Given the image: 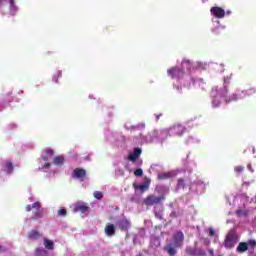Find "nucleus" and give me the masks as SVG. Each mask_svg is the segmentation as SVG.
I'll list each match as a JSON object with an SVG mask.
<instances>
[{
    "instance_id": "obj_1",
    "label": "nucleus",
    "mask_w": 256,
    "mask_h": 256,
    "mask_svg": "<svg viewBox=\"0 0 256 256\" xmlns=\"http://www.w3.org/2000/svg\"><path fill=\"white\" fill-rule=\"evenodd\" d=\"M211 97L213 107H219V105H221V98L224 99L225 103H233V101H237L238 99L237 94L229 93L227 86H223V88L217 86L213 87L211 90Z\"/></svg>"
},
{
    "instance_id": "obj_2",
    "label": "nucleus",
    "mask_w": 256,
    "mask_h": 256,
    "mask_svg": "<svg viewBox=\"0 0 256 256\" xmlns=\"http://www.w3.org/2000/svg\"><path fill=\"white\" fill-rule=\"evenodd\" d=\"M185 234L183 231H177L172 235V243H168L163 247V251L169 256L177 255V249L183 247Z\"/></svg>"
},
{
    "instance_id": "obj_3",
    "label": "nucleus",
    "mask_w": 256,
    "mask_h": 256,
    "mask_svg": "<svg viewBox=\"0 0 256 256\" xmlns=\"http://www.w3.org/2000/svg\"><path fill=\"white\" fill-rule=\"evenodd\" d=\"M163 201H165V194L160 196L150 194L143 200V203L146 207H155V205H161Z\"/></svg>"
},
{
    "instance_id": "obj_4",
    "label": "nucleus",
    "mask_w": 256,
    "mask_h": 256,
    "mask_svg": "<svg viewBox=\"0 0 256 256\" xmlns=\"http://www.w3.org/2000/svg\"><path fill=\"white\" fill-rule=\"evenodd\" d=\"M237 241H239V236L237 235V232H235V230H230L224 240L225 249H233V247L237 245Z\"/></svg>"
},
{
    "instance_id": "obj_5",
    "label": "nucleus",
    "mask_w": 256,
    "mask_h": 256,
    "mask_svg": "<svg viewBox=\"0 0 256 256\" xmlns=\"http://www.w3.org/2000/svg\"><path fill=\"white\" fill-rule=\"evenodd\" d=\"M168 131L173 137H183V135L187 133V128H185V126L182 124H174L169 128Z\"/></svg>"
},
{
    "instance_id": "obj_6",
    "label": "nucleus",
    "mask_w": 256,
    "mask_h": 256,
    "mask_svg": "<svg viewBox=\"0 0 256 256\" xmlns=\"http://www.w3.org/2000/svg\"><path fill=\"white\" fill-rule=\"evenodd\" d=\"M167 73L172 79H183V76L185 75V70L179 67H172L167 70Z\"/></svg>"
},
{
    "instance_id": "obj_7",
    "label": "nucleus",
    "mask_w": 256,
    "mask_h": 256,
    "mask_svg": "<svg viewBox=\"0 0 256 256\" xmlns=\"http://www.w3.org/2000/svg\"><path fill=\"white\" fill-rule=\"evenodd\" d=\"M31 209H36V211H38V213H35L32 216V219H41V217H43V212L39 210L41 209V202H35L32 206H26V211H31Z\"/></svg>"
},
{
    "instance_id": "obj_8",
    "label": "nucleus",
    "mask_w": 256,
    "mask_h": 256,
    "mask_svg": "<svg viewBox=\"0 0 256 256\" xmlns=\"http://www.w3.org/2000/svg\"><path fill=\"white\" fill-rule=\"evenodd\" d=\"M4 5H8L10 9V15H15L18 11V8L15 6V2L13 0H0V7Z\"/></svg>"
},
{
    "instance_id": "obj_9",
    "label": "nucleus",
    "mask_w": 256,
    "mask_h": 256,
    "mask_svg": "<svg viewBox=\"0 0 256 256\" xmlns=\"http://www.w3.org/2000/svg\"><path fill=\"white\" fill-rule=\"evenodd\" d=\"M116 225H117V227H119V229L121 231H127V229H129V220H127V218L121 216L116 221Z\"/></svg>"
},
{
    "instance_id": "obj_10",
    "label": "nucleus",
    "mask_w": 256,
    "mask_h": 256,
    "mask_svg": "<svg viewBox=\"0 0 256 256\" xmlns=\"http://www.w3.org/2000/svg\"><path fill=\"white\" fill-rule=\"evenodd\" d=\"M141 153H143V150L141 148H134L132 153L129 154V161L131 163H137V160L139 159V157H141Z\"/></svg>"
},
{
    "instance_id": "obj_11",
    "label": "nucleus",
    "mask_w": 256,
    "mask_h": 256,
    "mask_svg": "<svg viewBox=\"0 0 256 256\" xmlns=\"http://www.w3.org/2000/svg\"><path fill=\"white\" fill-rule=\"evenodd\" d=\"M210 12L216 19H223L225 17V10L221 7H212Z\"/></svg>"
},
{
    "instance_id": "obj_12",
    "label": "nucleus",
    "mask_w": 256,
    "mask_h": 256,
    "mask_svg": "<svg viewBox=\"0 0 256 256\" xmlns=\"http://www.w3.org/2000/svg\"><path fill=\"white\" fill-rule=\"evenodd\" d=\"M117 231V227L114 226L112 223H107L104 228V233L106 237H114Z\"/></svg>"
},
{
    "instance_id": "obj_13",
    "label": "nucleus",
    "mask_w": 256,
    "mask_h": 256,
    "mask_svg": "<svg viewBox=\"0 0 256 256\" xmlns=\"http://www.w3.org/2000/svg\"><path fill=\"white\" fill-rule=\"evenodd\" d=\"M186 187H191V179L179 178L178 182H177L176 189H185Z\"/></svg>"
},
{
    "instance_id": "obj_14",
    "label": "nucleus",
    "mask_w": 256,
    "mask_h": 256,
    "mask_svg": "<svg viewBox=\"0 0 256 256\" xmlns=\"http://www.w3.org/2000/svg\"><path fill=\"white\" fill-rule=\"evenodd\" d=\"M89 211V206L85 203H77L74 208V213L80 212V213H87Z\"/></svg>"
},
{
    "instance_id": "obj_15",
    "label": "nucleus",
    "mask_w": 256,
    "mask_h": 256,
    "mask_svg": "<svg viewBox=\"0 0 256 256\" xmlns=\"http://www.w3.org/2000/svg\"><path fill=\"white\" fill-rule=\"evenodd\" d=\"M85 175H86V172H85V169L83 168H76L72 173V177H74L75 179H83Z\"/></svg>"
},
{
    "instance_id": "obj_16",
    "label": "nucleus",
    "mask_w": 256,
    "mask_h": 256,
    "mask_svg": "<svg viewBox=\"0 0 256 256\" xmlns=\"http://www.w3.org/2000/svg\"><path fill=\"white\" fill-rule=\"evenodd\" d=\"M41 157L45 162L51 161V159H53V150H50V149L44 150L41 154Z\"/></svg>"
},
{
    "instance_id": "obj_17",
    "label": "nucleus",
    "mask_w": 256,
    "mask_h": 256,
    "mask_svg": "<svg viewBox=\"0 0 256 256\" xmlns=\"http://www.w3.org/2000/svg\"><path fill=\"white\" fill-rule=\"evenodd\" d=\"M236 251H238V253H245V251H249V244H247V242H240Z\"/></svg>"
},
{
    "instance_id": "obj_18",
    "label": "nucleus",
    "mask_w": 256,
    "mask_h": 256,
    "mask_svg": "<svg viewBox=\"0 0 256 256\" xmlns=\"http://www.w3.org/2000/svg\"><path fill=\"white\" fill-rule=\"evenodd\" d=\"M44 247L45 249H48V251H53V249H55V242H53V240L44 238Z\"/></svg>"
},
{
    "instance_id": "obj_19",
    "label": "nucleus",
    "mask_w": 256,
    "mask_h": 256,
    "mask_svg": "<svg viewBox=\"0 0 256 256\" xmlns=\"http://www.w3.org/2000/svg\"><path fill=\"white\" fill-rule=\"evenodd\" d=\"M41 232L36 231V230H32L29 232V239H31L32 241H35L37 239H39V237H41Z\"/></svg>"
},
{
    "instance_id": "obj_20",
    "label": "nucleus",
    "mask_w": 256,
    "mask_h": 256,
    "mask_svg": "<svg viewBox=\"0 0 256 256\" xmlns=\"http://www.w3.org/2000/svg\"><path fill=\"white\" fill-rule=\"evenodd\" d=\"M181 65L182 69H187V71H191V67H193V62H191V60L184 59Z\"/></svg>"
},
{
    "instance_id": "obj_21",
    "label": "nucleus",
    "mask_w": 256,
    "mask_h": 256,
    "mask_svg": "<svg viewBox=\"0 0 256 256\" xmlns=\"http://www.w3.org/2000/svg\"><path fill=\"white\" fill-rule=\"evenodd\" d=\"M134 188L138 191H141V193H145V191H149V188L145 184H134Z\"/></svg>"
},
{
    "instance_id": "obj_22",
    "label": "nucleus",
    "mask_w": 256,
    "mask_h": 256,
    "mask_svg": "<svg viewBox=\"0 0 256 256\" xmlns=\"http://www.w3.org/2000/svg\"><path fill=\"white\" fill-rule=\"evenodd\" d=\"M186 255L197 256V248L196 247H186Z\"/></svg>"
},
{
    "instance_id": "obj_23",
    "label": "nucleus",
    "mask_w": 256,
    "mask_h": 256,
    "mask_svg": "<svg viewBox=\"0 0 256 256\" xmlns=\"http://www.w3.org/2000/svg\"><path fill=\"white\" fill-rule=\"evenodd\" d=\"M35 256H49V252L45 249L37 248L35 251Z\"/></svg>"
},
{
    "instance_id": "obj_24",
    "label": "nucleus",
    "mask_w": 256,
    "mask_h": 256,
    "mask_svg": "<svg viewBox=\"0 0 256 256\" xmlns=\"http://www.w3.org/2000/svg\"><path fill=\"white\" fill-rule=\"evenodd\" d=\"M4 171H7L8 173H13V163L6 161L4 163Z\"/></svg>"
},
{
    "instance_id": "obj_25",
    "label": "nucleus",
    "mask_w": 256,
    "mask_h": 256,
    "mask_svg": "<svg viewBox=\"0 0 256 256\" xmlns=\"http://www.w3.org/2000/svg\"><path fill=\"white\" fill-rule=\"evenodd\" d=\"M158 181H166V179H171V175L169 173H161L158 174Z\"/></svg>"
},
{
    "instance_id": "obj_26",
    "label": "nucleus",
    "mask_w": 256,
    "mask_h": 256,
    "mask_svg": "<svg viewBox=\"0 0 256 256\" xmlns=\"http://www.w3.org/2000/svg\"><path fill=\"white\" fill-rule=\"evenodd\" d=\"M63 156H57L54 158V165H57L58 167H61L63 165Z\"/></svg>"
},
{
    "instance_id": "obj_27",
    "label": "nucleus",
    "mask_w": 256,
    "mask_h": 256,
    "mask_svg": "<svg viewBox=\"0 0 256 256\" xmlns=\"http://www.w3.org/2000/svg\"><path fill=\"white\" fill-rule=\"evenodd\" d=\"M246 243H247L248 247H250V249L256 248V240L255 239H250Z\"/></svg>"
},
{
    "instance_id": "obj_28",
    "label": "nucleus",
    "mask_w": 256,
    "mask_h": 256,
    "mask_svg": "<svg viewBox=\"0 0 256 256\" xmlns=\"http://www.w3.org/2000/svg\"><path fill=\"white\" fill-rule=\"evenodd\" d=\"M135 177H142L143 176V169L138 168L134 171Z\"/></svg>"
},
{
    "instance_id": "obj_29",
    "label": "nucleus",
    "mask_w": 256,
    "mask_h": 256,
    "mask_svg": "<svg viewBox=\"0 0 256 256\" xmlns=\"http://www.w3.org/2000/svg\"><path fill=\"white\" fill-rule=\"evenodd\" d=\"M234 171L236 173H243V171H245V167H243V166H235Z\"/></svg>"
},
{
    "instance_id": "obj_30",
    "label": "nucleus",
    "mask_w": 256,
    "mask_h": 256,
    "mask_svg": "<svg viewBox=\"0 0 256 256\" xmlns=\"http://www.w3.org/2000/svg\"><path fill=\"white\" fill-rule=\"evenodd\" d=\"M94 197H95V199H98V200L103 199V193H101L99 191H95Z\"/></svg>"
},
{
    "instance_id": "obj_31",
    "label": "nucleus",
    "mask_w": 256,
    "mask_h": 256,
    "mask_svg": "<svg viewBox=\"0 0 256 256\" xmlns=\"http://www.w3.org/2000/svg\"><path fill=\"white\" fill-rule=\"evenodd\" d=\"M144 185H147L148 189H149V186L151 185V178L145 176L144 177Z\"/></svg>"
},
{
    "instance_id": "obj_32",
    "label": "nucleus",
    "mask_w": 256,
    "mask_h": 256,
    "mask_svg": "<svg viewBox=\"0 0 256 256\" xmlns=\"http://www.w3.org/2000/svg\"><path fill=\"white\" fill-rule=\"evenodd\" d=\"M196 256H207V252L204 250H196Z\"/></svg>"
},
{
    "instance_id": "obj_33",
    "label": "nucleus",
    "mask_w": 256,
    "mask_h": 256,
    "mask_svg": "<svg viewBox=\"0 0 256 256\" xmlns=\"http://www.w3.org/2000/svg\"><path fill=\"white\" fill-rule=\"evenodd\" d=\"M58 215H60V217H65V215H67V210H65V209L59 210Z\"/></svg>"
},
{
    "instance_id": "obj_34",
    "label": "nucleus",
    "mask_w": 256,
    "mask_h": 256,
    "mask_svg": "<svg viewBox=\"0 0 256 256\" xmlns=\"http://www.w3.org/2000/svg\"><path fill=\"white\" fill-rule=\"evenodd\" d=\"M124 171L122 170V169H120V168H118L117 170H116V175H118V176H121V175H124Z\"/></svg>"
},
{
    "instance_id": "obj_35",
    "label": "nucleus",
    "mask_w": 256,
    "mask_h": 256,
    "mask_svg": "<svg viewBox=\"0 0 256 256\" xmlns=\"http://www.w3.org/2000/svg\"><path fill=\"white\" fill-rule=\"evenodd\" d=\"M170 217H171L172 219H177V217H178L177 212L172 211V212L170 213Z\"/></svg>"
},
{
    "instance_id": "obj_36",
    "label": "nucleus",
    "mask_w": 256,
    "mask_h": 256,
    "mask_svg": "<svg viewBox=\"0 0 256 256\" xmlns=\"http://www.w3.org/2000/svg\"><path fill=\"white\" fill-rule=\"evenodd\" d=\"M209 236L215 237V230L213 228H209Z\"/></svg>"
},
{
    "instance_id": "obj_37",
    "label": "nucleus",
    "mask_w": 256,
    "mask_h": 256,
    "mask_svg": "<svg viewBox=\"0 0 256 256\" xmlns=\"http://www.w3.org/2000/svg\"><path fill=\"white\" fill-rule=\"evenodd\" d=\"M49 167H51V163L46 162L44 167H42L41 169H49Z\"/></svg>"
},
{
    "instance_id": "obj_38",
    "label": "nucleus",
    "mask_w": 256,
    "mask_h": 256,
    "mask_svg": "<svg viewBox=\"0 0 256 256\" xmlns=\"http://www.w3.org/2000/svg\"><path fill=\"white\" fill-rule=\"evenodd\" d=\"M208 253H209V255H211V256H214V255H215V252L213 251V249L208 250Z\"/></svg>"
},
{
    "instance_id": "obj_39",
    "label": "nucleus",
    "mask_w": 256,
    "mask_h": 256,
    "mask_svg": "<svg viewBox=\"0 0 256 256\" xmlns=\"http://www.w3.org/2000/svg\"><path fill=\"white\" fill-rule=\"evenodd\" d=\"M138 127L139 129H145V124H139Z\"/></svg>"
},
{
    "instance_id": "obj_40",
    "label": "nucleus",
    "mask_w": 256,
    "mask_h": 256,
    "mask_svg": "<svg viewBox=\"0 0 256 256\" xmlns=\"http://www.w3.org/2000/svg\"><path fill=\"white\" fill-rule=\"evenodd\" d=\"M214 33H215V35H219V28H216V29L214 30Z\"/></svg>"
},
{
    "instance_id": "obj_41",
    "label": "nucleus",
    "mask_w": 256,
    "mask_h": 256,
    "mask_svg": "<svg viewBox=\"0 0 256 256\" xmlns=\"http://www.w3.org/2000/svg\"><path fill=\"white\" fill-rule=\"evenodd\" d=\"M241 213H243L242 210H237V211H236V214H237V215H241Z\"/></svg>"
},
{
    "instance_id": "obj_42",
    "label": "nucleus",
    "mask_w": 256,
    "mask_h": 256,
    "mask_svg": "<svg viewBox=\"0 0 256 256\" xmlns=\"http://www.w3.org/2000/svg\"><path fill=\"white\" fill-rule=\"evenodd\" d=\"M158 189H159V186H156V187H155V191H158Z\"/></svg>"
},
{
    "instance_id": "obj_43",
    "label": "nucleus",
    "mask_w": 256,
    "mask_h": 256,
    "mask_svg": "<svg viewBox=\"0 0 256 256\" xmlns=\"http://www.w3.org/2000/svg\"><path fill=\"white\" fill-rule=\"evenodd\" d=\"M227 14H228V15H231V11H227Z\"/></svg>"
},
{
    "instance_id": "obj_44",
    "label": "nucleus",
    "mask_w": 256,
    "mask_h": 256,
    "mask_svg": "<svg viewBox=\"0 0 256 256\" xmlns=\"http://www.w3.org/2000/svg\"><path fill=\"white\" fill-rule=\"evenodd\" d=\"M142 163H143V162L140 161V162L138 163V165H142Z\"/></svg>"
},
{
    "instance_id": "obj_45",
    "label": "nucleus",
    "mask_w": 256,
    "mask_h": 256,
    "mask_svg": "<svg viewBox=\"0 0 256 256\" xmlns=\"http://www.w3.org/2000/svg\"><path fill=\"white\" fill-rule=\"evenodd\" d=\"M58 75H61V72H58Z\"/></svg>"
},
{
    "instance_id": "obj_46",
    "label": "nucleus",
    "mask_w": 256,
    "mask_h": 256,
    "mask_svg": "<svg viewBox=\"0 0 256 256\" xmlns=\"http://www.w3.org/2000/svg\"><path fill=\"white\" fill-rule=\"evenodd\" d=\"M125 168L127 169V165L125 166Z\"/></svg>"
},
{
    "instance_id": "obj_47",
    "label": "nucleus",
    "mask_w": 256,
    "mask_h": 256,
    "mask_svg": "<svg viewBox=\"0 0 256 256\" xmlns=\"http://www.w3.org/2000/svg\"><path fill=\"white\" fill-rule=\"evenodd\" d=\"M121 256H125V255L122 254Z\"/></svg>"
},
{
    "instance_id": "obj_48",
    "label": "nucleus",
    "mask_w": 256,
    "mask_h": 256,
    "mask_svg": "<svg viewBox=\"0 0 256 256\" xmlns=\"http://www.w3.org/2000/svg\"><path fill=\"white\" fill-rule=\"evenodd\" d=\"M218 256H222V255H218Z\"/></svg>"
}]
</instances>
